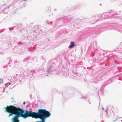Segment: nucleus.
Instances as JSON below:
<instances>
[{"label":"nucleus","instance_id":"1","mask_svg":"<svg viewBox=\"0 0 122 122\" xmlns=\"http://www.w3.org/2000/svg\"><path fill=\"white\" fill-rule=\"evenodd\" d=\"M3 109H5V112H7L10 113L9 117L15 115L12 119V122H19V118L21 117L25 119L24 114L25 113V111L19 107H17L13 105H10L7 106L6 107H4Z\"/></svg>","mask_w":122,"mask_h":122},{"label":"nucleus","instance_id":"2","mask_svg":"<svg viewBox=\"0 0 122 122\" xmlns=\"http://www.w3.org/2000/svg\"><path fill=\"white\" fill-rule=\"evenodd\" d=\"M72 19H71L69 16L67 17H64L57 19L56 20L54 21L55 22L56 24L55 27L57 25V24L59 23L60 24V25H62V24H65L69 23V24L72 23Z\"/></svg>","mask_w":122,"mask_h":122},{"label":"nucleus","instance_id":"3","mask_svg":"<svg viewBox=\"0 0 122 122\" xmlns=\"http://www.w3.org/2000/svg\"><path fill=\"white\" fill-rule=\"evenodd\" d=\"M27 70L24 71L23 74L22 72H20V73L16 74L14 76V77L15 79L17 81L18 83L19 84H21L20 82L23 81V75L26 77L28 76V74L27 73Z\"/></svg>","mask_w":122,"mask_h":122},{"label":"nucleus","instance_id":"4","mask_svg":"<svg viewBox=\"0 0 122 122\" xmlns=\"http://www.w3.org/2000/svg\"><path fill=\"white\" fill-rule=\"evenodd\" d=\"M56 62V60L53 59L48 62V64H50V65L46 71L47 73L51 74H52L54 71H55V67H56L55 66Z\"/></svg>","mask_w":122,"mask_h":122},{"label":"nucleus","instance_id":"5","mask_svg":"<svg viewBox=\"0 0 122 122\" xmlns=\"http://www.w3.org/2000/svg\"><path fill=\"white\" fill-rule=\"evenodd\" d=\"M24 42L19 41L17 43L18 45L15 46L13 49L14 52L17 53L21 54L23 51V49L20 46L24 44Z\"/></svg>","mask_w":122,"mask_h":122},{"label":"nucleus","instance_id":"6","mask_svg":"<svg viewBox=\"0 0 122 122\" xmlns=\"http://www.w3.org/2000/svg\"><path fill=\"white\" fill-rule=\"evenodd\" d=\"M45 110V109H39L38 111V117H35L34 118H40L41 121V120L43 119Z\"/></svg>","mask_w":122,"mask_h":122},{"label":"nucleus","instance_id":"7","mask_svg":"<svg viewBox=\"0 0 122 122\" xmlns=\"http://www.w3.org/2000/svg\"><path fill=\"white\" fill-rule=\"evenodd\" d=\"M29 30V27L28 26L24 27L23 28L20 29V31L23 35L25 36L28 34V31Z\"/></svg>","mask_w":122,"mask_h":122},{"label":"nucleus","instance_id":"8","mask_svg":"<svg viewBox=\"0 0 122 122\" xmlns=\"http://www.w3.org/2000/svg\"><path fill=\"white\" fill-rule=\"evenodd\" d=\"M44 71L43 69H36L35 70L34 72L33 73V75L36 76L41 77L42 72Z\"/></svg>","mask_w":122,"mask_h":122},{"label":"nucleus","instance_id":"9","mask_svg":"<svg viewBox=\"0 0 122 122\" xmlns=\"http://www.w3.org/2000/svg\"><path fill=\"white\" fill-rule=\"evenodd\" d=\"M51 115L50 113L46 109L45 111L44 115L43 117V119L41 120V121H42L43 122H45L46 119V118L49 117Z\"/></svg>","mask_w":122,"mask_h":122},{"label":"nucleus","instance_id":"10","mask_svg":"<svg viewBox=\"0 0 122 122\" xmlns=\"http://www.w3.org/2000/svg\"><path fill=\"white\" fill-rule=\"evenodd\" d=\"M32 112L30 111L28 112L27 113H25L24 114V117L25 119H26L28 117L31 116H32Z\"/></svg>","mask_w":122,"mask_h":122},{"label":"nucleus","instance_id":"11","mask_svg":"<svg viewBox=\"0 0 122 122\" xmlns=\"http://www.w3.org/2000/svg\"><path fill=\"white\" fill-rule=\"evenodd\" d=\"M27 73L28 74V76L31 77V76H34L33 73V71L30 70L28 69L27 70Z\"/></svg>","mask_w":122,"mask_h":122},{"label":"nucleus","instance_id":"12","mask_svg":"<svg viewBox=\"0 0 122 122\" xmlns=\"http://www.w3.org/2000/svg\"><path fill=\"white\" fill-rule=\"evenodd\" d=\"M81 98L85 100H88V101L89 104H91V103L90 101H89V98L87 97V95L85 96H82V97H81Z\"/></svg>","mask_w":122,"mask_h":122},{"label":"nucleus","instance_id":"13","mask_svg":"<svg viewBox=\"0 0 122 122\" xmlns=\"http://www.w3.org/2000/svg\"><path fill=\"white\" fill-rule=\"evenodd\" d=\"M39 29L40 28L38 27V26H36L34 28V30H33V31L34 33H37L39 32L40 30Z\"/></svg>","mask_w":122,"mask_h":122},{"label":"nucleus","instance_id":"14","mask_svg":"<svg viewBox=\"0 0 122 122\" xmlns=\"http://www.w3.org/2000/svg\"><path fill=\"white\" fill-rule=\"evenodd\" d=\"M75 45V42L72 41H71L70 43V45L69 46L68 48L69 49H71L74 47Z\"/></svg>","mask_w":122,"mask_h":122},{"label":"nucleus","instance_id":"15","mask_svg":"<svg viewBox=\"0 0 122 122\" xmlns=\"http://www.w3.org/2000/svg\"><path fill=\"white\" fill-rule=\"evenodd\" d=\"M74 75V77L75 78L78 80L80 79L81 76V75L79 73H75Z\"/></svg>","mask_w":122,"mask_h":122},{"label":"nucleus","instance_id":"16","mask_svg":"<svg viewBox=\"0 0 122 122\" xmlns=\"http://www.w3.org/2000/svg\"><path fill=\"white\" fill-rule=\"evenodd\" d=\"M103 14H98L96 16H94V17H95L96 18V19H99L101 18V17H102V15H103Z\"/></svg>","mask_w":122,"mask_h":122},{"label":"nucleus","instance_id":"17","mask_svg":"<svg viewBox=\"0 0 122 122\" xmlns=\"http://www.w3.org/2000/svg\"><path fill=\"white\" fill-rule=\"evenodd\" d=\"M6 53V51L5 50L3 49L0 48V55H3Z\"/></svg>","mask_w":122,"mask_h":122},{"label":"nucleus","instance_id":"18","mask_svg":"<svg viewBox=\"0 0 122 122\" xmlns=\"http://www.w3.org/2000/svg\"><path fill=\"white\" fill-rule=\"evenodd\" d=\"M112 81L111 79H110L107 81L105 82L104 83L105 84V85H107L112 83Z\"/></svg>","mask_w":122,"mask_h":122},{"label":"nucleus","instance_id":"19","mask_svg":"<svg viewBox=\"0 0 122 122\" xmlns=\"http://www.w3.org/2000/svg\"><path fill=\"white\" fill-rule=\"evenodd\" d=\"M10 57H9L7 58L5 60V61L7 62L8 64H10L12 62V60L10 59Z\"/></svg>","mask_w":122,"mask_h":122},{"label":"nucleus","instance_id":"20","mask_svg":"<svg viewBox=\"0 0 122 122\" xmlns=\"http://www.w3.org/2000/svg\"><path fill=\"white\" fill-rule=\"evenodd\" d=\"M9 7H7L5 9H4L3 11L4 12V13L7 14L8 13V11H9Z\"/></svg>","mask_w":122,"mask_h":122},{"label":"nucleus","instance_id":"21","mask_svg":"<svg viewBox=\"0 0 122 122\" xmlns=\"http://www.w3.org/2000/svg\"><path fill=\"white\" fill-rule=\"evenodd\" d=\"M17 26L19 28H20V29L23 28L25 27L21 23L18 24Z\"/></svg>","mask_w":122,"mask_h":122},{"label":"nucleus","instance_id":"22","mask_svg":"<svg viewBox=\"0 0 122 122\" xmlns=\"http://www.w3.org/2000/svg\"><path fill=\"white\" fill-rule=\"evenodd\" d=\"M105 84L104 83L103 85L101 87L100 90V91H101V93H102V92H103V89L106 86Z\"/></svg>","mask_w":122,"mask_h":122},{"label":"nucleus","instance_id":"23","mask_svg":"<svg viewBox=\"0 0 122 122\" xmlns=\"http://www.w3.org/2000/svg\"><path fill=\"white\" fill-rule=\"evenodd\" d=\"M12 41H14V42H13V43L14 44H15L16 43V42H17V39L15 38V37H14L12 39Z\"/></svg>","mask_w":122,"mask_h":122},{"label":"nucleus","instance_id":"24","mask_svg":"<svg viewBox=\"0 0 122 122\" xmlns=\"http://www.w3.org/2000/svg\"><path fill=\"white\" fill-rule=\"evenodd\" d=\"M32 116L36 115L37 116L36 117H38V112H32Z\"/></svg>","mask_w":122,"mask_h":122},{"label":"nucleus","instance_id":"25","mask_svg":"<svg viewBox=\"0 0 122 122\" xmlns=\"http://www.w3.org/2000/svg\"><path fill=\"white\" fill-rule=\"evenodd\" d=\"M53 22H52V21H51V22H49L48 23H46V25H52V24L53 23Z\"/></svg>","mask_w":122,"mask_h":122},{"label":"nucleus","instance_id":"26","mask_svg":"<svg viewBox=\"0 0 122 122\" xmlns=\"http://www.w3.org/2000/svg\"><path fill=\"white\" fill-rule=\"evenodd\" d=\"M3 82V80L2 78H0V84H1Z\"/></svg>","mask_w":122,"mask_h":122},{"label":"nucleus","instance_id":"27","mask_svg":"<svg viewBox=\"0 0 122 122\" xmlns=\"http://www.w3.org/2000/svg\"><path fill=\"white\" fill-rule=\"evenodd\" d=\"M101 76L99 77L98 76V77H97L96 78V79L97 80H101Z\"/></svg>","mask_w":122,"mask_h":122},{"label":"nucleus","instance_id":"28","mask_svg":"<svg viewBox=\"0 0 122 122\" xmlns=\"http://www.w3.org/2000/svg\"><path fill=\"white\" fill-rule=\"evenodd\" d=\"M12 85H11L10 86H9V89H12L14 87L12 86Z\"/></svg>","mask_w":122,"mask_h":122},{"label":"nucleus","instance_id":"29","mask_svg":"<svg viewBox=\"0 0 122 122\" xmlns=\"http://www.w3.org/2000/svg\"><path fill=\"white\" fill-rule=\"evenodd\" d=\"M30 37V36H26L24 38V39H27L28 40L29 38Z\"/></svg>","mask_w":122,"mask_h":122},{"label":"nucleus","instance_id":"30","mask_svg":"<svg viewBox=\"0 0 122 122\" xmlns=\"http://www.w3.org/2000/svg\"><path fill=\"white\" fill-rule=\"evenodd\" d=\"M28 61V59L27 58H25L24 60L25 62H27Z\"/></svg>","mask_w":122,"mask_h":122},{"label":"nucleus","instance_id":"31","mask_svg":"<svg viewBox=\"0 0 122 122\" xmlns=\"http://www.w3.org/2000/svg\"><path fill=\"white\" fill-rule=\"evenodd\" d=\"M14 62V63L16 65V63H17L19 62L18 61V62L17 60H16Z\"/></svg>","mask_w":122,"mask_h":122},{"label":"nucleus","instance_id":"32","mask_svg":"<svg viewBox=\"0 0 122 122\" xmlns=\"http://www.w3.org/2000/svg\"><path fill=\"white\" fill-rule=\"evenodd\" d=\"M105 14H107V15H109V14H111L110 12H107V13L105 12Z\"/></svg>","mask_w":122,"mask_h":122},{"label":"nucleus","instance_id":"33","mask_svg":"<svg viewBox=\"0 0 122 122\" xmlns=\"http://www.w3.org/2000/svg\"><path fill=\"white\" fill-rule=\"evenodd\" d=\"M119 72H120V71H119L118 70L117 71H116V72H115L114 73V74H116L117 72H118V73H119Z\"/></svg>","mask_w":122,"mask_h":122},{"label":"nucleus","instance_id":"34","mask_svg":"<svg viewBox=\"0 0 122 122\" xmlns=\"http://www.w3.org/2000/svg\"><path fill=\"white\" fill-rule=\"evenodd\" d=\"M111 15H112V16L115 15V13H113L112 14H111Z\"/></svg>","mask_w":122,"mask_h":122},{"label":"nucleus","instance_id":"35","mask_svg":"<svg viewBox=\"0 0 122 122\" xmlns=\"http://www.w3.org/2000/svg\"><path fill=\"white\" fill-rule=\"evenodd\" d=\"M121 45H122V46H119L118 47L119 48L121 47H122V42H121Z\"/></svg>","mask_w":122,"mask_h":122},{"label":"nucleus","instance_id":"36","mask_svg":"<svg viewBox=\"0 0 122 122\" xmlns=\"http://www.w3.org/2000/svg\"><path fill=\"white\" fill-rule=\"evenodd\" d=\"M107 110H108L107 109V110H106L105 111V112L106 113V114H107L108 113Z\"/></svg>","mask_w":122,"mask_h":122},{"label":"nucleus","instance_id":"37","mask_svg":"<svg viewBox=\"0 0 122 122\" xmlns=\"http://www.w3.org/2000/svg\"><path fill=\"white\" fill-rule=\"evenodd\" d=\"M25 102H23V105H25Z\"/></svg>","mask_w":122,"mask_h":122},{"label":"nucleus","instance_id":"38","mask_svg":"<svg viewBox=\"0 0 122 122\" xmlns=\"http://www.w3.org/2000/svg\"><path fill=\"white\" fill-rule=\"evenodd\" d=\"M114 25V24H113V25H110V26H113V25Z\"/></svg>","mask_w":122,"mask_h":122},{"label":"nucleus","instance_id":"39","mask_svg":"<svg viewBox=\"0 0 122 122\" xmlns=\"http://www.w3.org/2000/svg\"><path fill=\"white\" fill-rule=\"evenodd\" d=\"M120 31L122 33V29H121Z\"/></svg>","mask_w":122,"mask_h":122},{"label":"nucleus","instance_id":"40","mask_svg":"<svg viewBox=\"0 0 122 122\" xmlns=\"http://www.w3.org/2000/svg\"><path fill=\"white\" fill-rule=\"evenodd\" d=\"M117 119V118H116V119L115 120H114L113 121V122H115V121Z\"/></svg>","mask_w":122,"mask_h":122},{"label":"nucleus","instance_id":"41","mask_svg":"<svg viewBox=\"0 0 122 122\" xmlns=\"http://www.w3.org/2000/svg\"><path fill=\"white\" fill-rule=\"evenodd\" d=\"M35 49H33V50H30L29 51H33L34 50H35Z\"/></svg>","mask_w":122,"mask_h":122},{"label":"nucleus","instance_id":"42","mask_svg":"<svg viewBox=\"0 0 122 122\" xmlns=\"http://www.w3.org/2000/svg\"><path fill=\"white\" fill-rule=\"evenodd\" d=\"M7 67V66H4V68H6Z\"/></svg>","mask_w":122,"mask_h":122},{"label":"nucleus","instance_id":"43","mask_svg":"<svg viewBox=\"0 0 122 122\" xmlns=\"http://www.w3.org/2000/svg\"><path fill=\"white\" fill-rule=\"evenodd\" d=\"M9 86H10V85L11 84V83H9Z\"/></svg>","mask_w":122,"mask_h":122},{"label":"nucleus","instance_id":"44","mask_svg":"<svg viewBox=\"0 0 122 122\" xmlns=\"http://www.w3.org/2000/svg\"><path fill=\"white\" fill-rule=\"evenodd\" d=\"M102 116H103V114H102V115H101L100 116L101 117H102Z\"/></svg>","mask_w":122,"mask_h":122},{"label":"nucleus","instance_id":"45","mask_svg":"<svg viewBox=\"0 0 122 122\" xmlns=\"http://www.w3.org/2000/svg\"><path fill=\"white\" fill-rule=\"evenodd\" d=\"M2 30H0L1 32H3V31L4 30L2 31Z\"/></svg>","mask_w":122,"mask_h":122},{"label":"nucleus","instance_id":"46","mask_svg":"<svg viewBox=\"0 0 122 122\" xmlns=\"http://www.w3.org/2000/svg\"><path fill=\"white\" fill-rule=\"evenodd\" d=\"M54 10L55 11H56V9H55Z\"/></svg>","mask_w":122,"mask_h":122},{"label":"nucleus","instance_id":"47","mask_svg":"<svg viewBox=\"0 0 122 122\" xmlns=\"http://www.w3.org/2000/svg\"><path fill=\"white\" fill-rule=\"evenodd\" d=\"M30 98H31V97H32V95H30Z\"/></svg>","mask_w":122,"mask_h":122},{"label":"nucleus","instance_id":"48","mask_svg":"<svg viewBox=\"0 0 122 122\" xmlns=\"http://www.w3.org/2000/svg\"><path fill=\"white\" fill-rule=\"evenodd\" d=\"M42 59L43 60H44V58H43V57H42Z\"/></svg>","mask_w":122,"mask_h":122},{"label":"nucleus","instance_id":"49","mask_svg":"<svg viewBox=\"0 0 122 122\" xmlns=\"http://www.w3.org/2000/svg\"><path fill=\"white\" fill-rule=\"evenodd\" d=\"M115 13V15H117V14L116 13Z\"/></svg>","mask_w":122,"mask_h":122},{"label":"nucleus","instance_id":"50","mask_svg":"<svg viewBox=\"0 0 122 122\" xmlns=\"http://www.w3.org/2000/svg\"><path fill=\"white\" fill-rule=\"evenodd\" d=\"M13 81V83H15V81Z\"/></svg>","mask_w":122,"mask_h":122},{"label":"nucleus","instance_id":"51","mask_svg":"<svg viewBox=\"0 0 122 122\" xmlns=\"http://www.w3.org/2000/svg\"><path fill=\"white\" fill-rule=\"evenodd\" d=\"M102 55H103V56L104 55H105V54H104V53H103V54H102Z\"/></svg>","mask_w":122,"mask_h":122},{"label":"nucleus","instance_id":"52","mask_svg":"<svg viewBox=\"0 0 122 122\" xmlns=\"http://www.w3.org/2000/svg\"><path fill=\"white\" fill-rule=\"evenodd\" d=\"M104 108H102V110H104Z\"/></svg>","mask_w":122,"mask_h":122},{"label":"nucleus","instance_id":"53","mask_svg":"<svg viewBox=\"0 0 122 122\" xmlns=\"http://www.w3.org/2000/svg\"><path fill=\"white\" fill-rule=\"evenodd\" d=\"M95 83H97V82H95Z\"/></svg>","mask_w":122,"mask_h":122},{"label":"nucleus","instance_id":"54","mask_svg":"<svg viewBox=\"0 0 122 122\" xmlns=\"http://www.w3.org/2000/svg\"><path fill=\"white\" fill-rule=\"evenodd\" d=\"M5 92L8 93V91H6Z\"/></svg>","mask_w":122,"mask_h":122},{"label":"nucleus","instance_id":"55","mask_svg":"<svg viewBox=\"0 0 122 122\" xmlns=\"http://www.w3.org/2000/svg\"><path fill=\"white\" fill-rule=\"evenodd\" d=\"M97 94H98V95H99V93H97Z\"/></svg>","mask_w":122,"mask_h":122},{"label":"nucleus","instance_id":"56","mask_svg":"<svg viewBox=\"0 0 122 122\" xmlns=\"http://www.w3.org/2000/svg\"><path fill=\"white\" fill-rule=\"evenodd\" d=\"M112 108H114V107H113V106H112Z\"/></svg>","mask_w":122,"mask_h":122},{"label":"nucleus","instance_id":"57","mask_svg":"<svg viewBox=\"0 0 122 122\" xmlns=\"http://www.w3.org/2000/svg\"><path fill=\"white\" fill-rule=\"evenodd\" d=\"M11 99H13V98H11Z\"/></svg>","mask_w":122,"mask_h":122},{"label":"nucleus","instance_id":"58","mask_svg":"<svg viewBox=\"0 0 122 122\" xmlns=\"http://www.w3.org/2000/svg\"><path fill=\"white\" fill-rule=\"evenodd\" d=\"M63 95H64V93H62V95L63 96Z\"/></svg>","mask_w":122,"mask_h":122},{"label":"nucleus","instance_id":"59","mask_svg":"<svg viewBox=\"0 0 122 122\" xmlns=\"http://www.w3.org/2000/svg\"><path fill=\"white\" fill-rule=\"evenodd\" d=\"M119 12H121V11H119Z\"/></svg>","mask_w":122,"mask_h":122},{"label":"nucleus","instance_id":"60","mask_svg":"<svg viewBox=\"0 0 122 122\" xmlns=\"http://www.w3.org/2000/svg\"><path fill=\"white\" fill-rule=\"evenodd\" d=\"M118 79H119V80H120V79H119V78Z\"/></svg>","mask_w":122,"mask_h":122},{"label":"nucleus","instance_id":"61","mask_svg":"<svg viewBox=\"0 0 122 122\" xmlns=\"http://www.w3.org/2000/svg\"><path fill=\"white\" fill-rule=\"evenodd\" d=\"M50 16V15H49V16Z\"/></svg>","mask_w":122,"mask_h":122},{"label":"nucleus","instance_id":"62","mask_svg":"<svg viewBox=\"0 0 122 122\" xmlns=\"http://www.w3.org/2000/svg\"><path fill=\"white\" fill-rule=\"evenodd\" d=\"M121 122H122V120H121Z\"/></svg>","mask_w":122,"mask_h":122},{"label":"nucleus","instance_id":"63","mask_svg":"<svg viewBox=\"0 0 122 122\" xmlns=\"http://www.w3.org/2000/svg\"><path fill=\"white\" fill-rule=\"evenodd\" d=\"M113 28H115V27H113Z\"/></svg>","mask_w":122,"mask_h":122},{"label":"nucleus","instance_id":"64","mask_svg":"<svg viewBox=\"0 0 122 122\" xmlns=\"http://www.w3.org/2000/svg\"><path fill=\"white\" fill-rule=\"evenodd\" d=\"M113 12H111V13H112Z\"/></svg>","mask_w":122,"mask_h":122}]
</instances>
